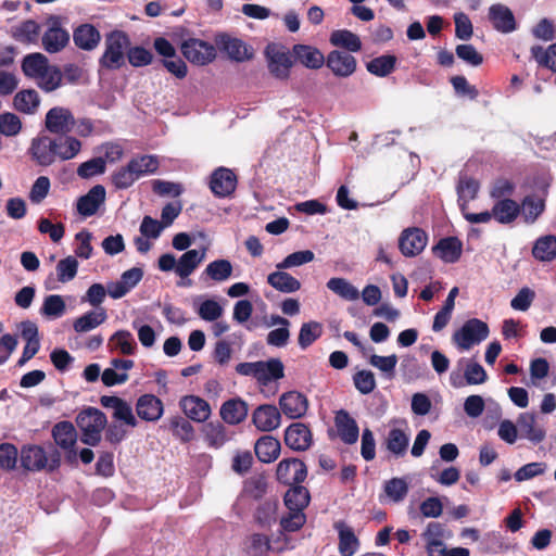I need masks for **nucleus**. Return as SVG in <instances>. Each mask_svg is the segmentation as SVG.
<instances>
[{"mask_svg": "<svg viewBox=\"0 0 556 556\" xmlns=\"http://www.w3.org/2000/svg\"><path fill=\"white\" fill-rule=\"evenodd\" d=\"M80 150V140L73 136L51 137L39 134L31 139L26 153L37 166L49 167L56 161L74 159Z\"/></svg>", "mask_w": 556, "mask_h": 556, "instance_id": "1", "label": "nucleus"}, {"mask_svg": "<svg viewBox=\"0 0 556 556\" xmlns=\"http://www.w3.org/2000/svg\"><path fill=\"white\" fill-rule=\"evenodd\" d=\"M20 462L26 471L53 472L61 466V453L51 443L48 448L39 444H24L20 450Z\"/></svg>", "mask_w": 556, "mask_h": 556, "instance_id": "2", "label": "nucleus"}, {"mask_svg": "<svg viewBox=\"0 0 556 556\" xmlns=\"http://www.w3.org/2000/svg\"><path fill=\"white\" fill-rule=\"evenodd\" d=\"M76 424L81 432L80 441L86 445L97 446L101 442L108 419L100 409L87 407L77 415Z\"/></svg>", "mask_w": 556, "mask_h": 556, "instance_id": "3", "label": "nucleus"}, {"mask_svg": "<svg viewBox=\"0 0 556 556\" xmlns=\"http://www.w3.org/2000/svg\"><path fill=\"white\" fill-rule=\"evenodd\" d=\"M130 46L129 36L123 30H113L105 37V50L99 59V65L109 71H116L125 65V50Z\"/></svg>", "mask_w": 556, "mask_h": 556, "instance_id": "4", "label": "nucleus"}, {"mask_svg": "<svg viewBox=\"0 0 556 556\" xmlns=\"http://www.w3.org/2000/svg\"><path fill=\"white\" fill-rule=\"evenodd\" d=\"M267 68L273 77L278 80H287L293 66L292 54L279 43L270 42L265 47Z\"/></svg>", "mask_w": 556, "mask_h": 556, "instance_id": "5", "label": "nucleus"}, {"mask_svg": "<svg viewBox=\"0 0 556 556\" xmlns=\"http://www.w3.org/2000/svg\"><path fill=\"white\" fill-rule=\"evenodd\" d=\"M490 329L486 323L478 318L468 319L452 337L458 349L466 351L489 337Z\"/></svg>", "mask_w": 556, "mask_h": 556, "instance_id": "6", "label": "nucleus"}, {"mask_svg": "<svg viewBox=\"0 0 556 556\" xmlns=\"http://www.w3.org/2000/svg\"><path fill=\"white\" fill-rule=\"evenodd\" d=\"M215 45L219 51L226 53L227 58L237 63H243L254 58L255 52L252 46L240 38L232 37L227 33L216 35Z\"/></svg>", "mask_w": 556, "mask_h": 556, "instance_id": "7", "label": "nucleus"}, {"mask_svg": "<svg viewBox=\"0 0 556 556\" xmlns=\"http://www.w3.org/2000/svg\"><path fill=\"white\" fill-rule=\"evenodd\" d=\"M539 194L526 195L520 204V214L527 224H533L545 211V201L548 194L549 182L545 178L535 181Z\"/></svg>", "mask_w": 556, "mask_h": 556, "instance_id": "8", "label": "nucleus"}, {"mask_svg": "<svg viewBox=\"0 0 556 556\" xmlns=\"http://www.w3.org/2000/svg\"><path fill=\"white\" fill-rule=\"evenodd\" d=\"M47 25L41 37L42 47L48 53H58L70 43V33L62 27V17L59 15H50Z\"/></svg>", "mask_w": 556, "mask_h": 556, "instance_id": "9", "label": "nucleus"}, {"mask_svg": "<svg viewBox=\"0 0 556 556\" xmlns=\"http://www.w3.org/2000/svg\"><path fill=\"white\" fill-rule=\"evenodd\" d=\"M182 55L192 64L206 65L216 58L214 45L198 38H188L180 46Z\"/></svg>", "mask_w": 556, "mask_h": 556, "instance_id": "10", "label": "nucleus"}, {"mask_svg": "<svg viewBox=\"0 0 556 556\" xmlns=\"http://www.w3.org/2000/svg\"><path fill=\"white\" fill-rule=\"evenodd\" d=\"M76 119L72 111L64 106L51 108L45 117V128L56 137H65L74 129Z\"/></svg>", "mask_w": 556, "mask_h": 556, "instance_id": "11", "label": "nucleus"}, {"mask_svg": "<svg viewBox=\"0 0 556 556\" xmlns=\"http://www.w3.org/2000/svg\"><path fill=\"white\" fill-rule=\"evenodd\" d=\"M276 477L285 485L299 484L306 479L307 468L299 458H283L277 465Z\"/></svg>", "mask_w": 556, "mask_h": 556, "instance_id": "12", "label": "nucleus"}, {"mask_svg": "<svg viewBox=\"0 0 556 556\" xmlns=\"http://www.w3.org/2000/svg\"><path fill=\"white\" fill-rule=\"evenodd\" d=\"M427 242L428 235L425 230L418 227H410L401 232L399 249L404 256L414 257L425 250Z\"/></svg>", "mask_w": 556, "mask_h": 556, "instance_id": "13", "label": "nucleus"}, {"mask_svg": "<svg viewBox=\"0 0 556 556\" xmlns=\"http://www.w3.org/2000/svg\"><path fill=\"white\" fill-rule=\"evenodd\" d=\"M237 176L227 167L216 168L210 178V189L217 198H227L231 195L237 188Z\"/></svg>", "mask_w": 556, "mask_h": 556, "instance_id": "14", "label": "nucleus"}, {"mask_svg": "<svg viewBox=\"0 0 556 556\" xmlns=\"http://www.w3.org/2000/svg\"><path fill=\"white\" fill-rule=\"evenodd\" d=\"M178 405L185 416L194 422L206 421L212 413L208 402L198 395H184Z\"/></svg>", "mask_w": 556, "mask_h": 556, "instance_id": "15", "label": "nucleus"}, {"mask_svg": "<svg viewBox=\"0 0 556 556\" xmlns=\"http://www.w3.org/2000/svg\"><path fill=\"white\" fill-rule=\"evenodd\" d=\"M285 444L296 452L308 450L313 443L312 431L303 422H293L285 430Z\"/></svg>", "mask_w": 556, "mask_h": 556, "instance_id": "16", "label": "nucleus"}, {"mask_svg": "<svg viewBox=\"0 0 556 556\" xmlns=\"http://www.w3.org/2000/svg\"><path fill=\"white\" fill-rule=\"evenodd\" d=\"M327 67L337 77H349L356 71V59L346 52L333 50L325 58Z\"/></svg>", "mask_w": 556, "mask_h": 556, "instance_id": "17", "label": "nucleus"}, {"mask_svg": "<svg viewBox=\"0 0 556 556\" xmlns=\"http://www.w3.org/2000/svg\"><path fill=\"white\" fill-rule=\"evenodd\" d=\"M252 422L258 430L269 432L280 426L281 414L275 405L263 404L254 409Z\"/></svg>", "mask_w": 556, "mask_h": 556, "instance_id": "18", "label": "nucleus"}, {"mask_svg": "<svg viewBox=\"0 0 556 556\" xmlns=\"http://www.w3.org/2000/svg\"><path fill=\"white\" fill-rule=\"evenodd\" d=\"M281 412L289 418L296 419L303 417L308 409L307 397L298 391L283 393L279 399Z\"/></svg>", "mask_w": 556, "mask_h": 556, "instance_id": "19", "label": "nucleus"}, {"mask_svg": "<svg viewBox=\"0 0 556 556\" xmlns=\"http://www.w3.org/2000/svg\"><path fill=\"white\" fill-rule=\"evenodd\" d=\"M136 413L144 421H157L163 413V402L154 394H143L138 397L136 403Z\"/></svg>", "mask_w": 556, "mask_h": 556, "instance_id": "20", "label": "nucleus"}, {"mask_svg": "<svg viewBox=\"0 0 556 556\" xmlns=\"http://www.w3.org/2000/svg\"><path fill=\"white\" fill-rule=\"evenodd\" d=\"M334 426L342 442L345 444H354L357 442L359 428L348 410L340 409L336 413Z\"/></svg>", "mask_w": 556, "mask_h": 556, "instance_id": "21", "label": "nucleus"}, {"mask_svg": "<svg viewBox=\"0 0 556 556\" xmlns=\"http://www.w3.org/2000/svg\"><path fill=\"white\" fill-rule=\"evenodd\" d=\"M489 20L493 27L503 34L511 33L516 29V20L511 10L501 3L493 4L489 9Z\"/></svg>", "mask_w": 556, "mask_h": 556, "instance_id": "22", "label": "nucleus"}, {"mask_svg": "<svg viewBox=\"0 0 556 556\" xmlns=\"http://www.w3.org/2000/svg\"><path fill=\"white\" fill-rule=\"evenodd\" d=\"M292 56L303 66L311 70H318L325 64L323 52L309 45L296 43L292 47Z\"/></svg>", "mask_w": 556, "mask_h": 556, "instance_id": "23", "label": "nucleus"}, {"mask_svg": "<svg viewBox=\"0 0 556 556\" xmlns=\"http://www.w3.org/2000/svg\"><path fill=\"white\" fill-rule=\"evenodd\" d=\"M105 201V188L102 185L93 186L77 201V212L83 216H92Z\"/></svg>", "mask_w": 556, "mask_h": 556, "instance_id": "24", "label": "nucleus"}, {"mask_svg": "<svg viewBox=\"0 0 556 556\" xmlns=\"http://www.w3.org/2000/svg\"><path fill=\"white\" fill-rule=\"evenodd\" d=\"M432 253L444 263H456L463 253V242L457 237H445L432 247Z\"/></svg>", "mask_w": 556, "mask_h": 556, "instance_id": "25", "label": "nucleus"}, {"mask_svg": "<svg viewBox=\"0 0 556 556\" xmlns=\"http://www.w3.org/2000/svg\"><path fill=\"white\" fill-rule=\"evenodd\" d=\"M101 40V34L96 26L84 23L77 26L73 31V41L75 46L85 51H91L98 47Z\"/></svg>", "mask_w": 556, "mask_h": 556, "instance_id": "26", "label": "nucleus"}, {"mask_svg": "<svg viewBox=\"0 0 556 556\" xmlns=\"http://www.w3.org/2000/svg\"><path fill=\"white\" fill-rule=\"evenodd\" d=\"M248 404L240 397L230 399L220 406L219 415L224 422L235 426L241 424L248 416Z\"/></svg>", "mask_w": 556, "mask_h": 556, "instance_id": "27", "label": "nucleus"}, {"mask_svg": "<svg viewBox=\"0 0 556 556\" xmlns=\"http://www.w3.org/2000/svg\"><path fill=\"white\" fill-rule=\"evenodd\" d=\"M517 426L522 438L533 444L541 443L545 437V430L536 425V417L533 413H521L517 419Z\"/></svg>", "mask_w": 556, "mask_h": 556, "instance_id": "28", "label": "nucleus"}, {"mask_svg": "<svg viewBox=\"0 0 556 556\" xmlns=\"http://www.w3.org/2000/svg\"><path fill=\"white\" fill-rule=\"evenodd\" d=\"M202 432L204 442L212 448H220L231 440L233 434L220 421L206 422Z\"/></svg>", "mask_w": 556, "mask_h": 556, "instance_id": "29", "label": "nucleus"}, {"mask_svg": "<svg viewBox=\"0 0 556 556\" xmlns=\"http://www.w3.org/2000/svg\"><path fill=\"white\" fill-rule=\"evenodd\" d=\"M333 528L338 531L339 552L342 556H353L359 548L361 542L354 530L344 521H337Z\"/></svg>", "mask_w": 556, "mask_h": 556, "instance_id": "30", "label": "nucleus"}, {"mask_svg": "<svg viewBox=\"0 0 556 556\" xmlns=\"http://www.w3.org/2000/svg\"><path fill=\"white\" fill-rule=\"evenodd\" d=\"M281 451L280 441L273 435H262L254 445V452L260 462L269 464L275 462Z\"/></svg>", "mask_w": 556, "mask_h": 556, "instance_id": "31", "label": "nucleus"}, {"mask_svg": "<svg viewBox=\"0 0 556 556\" xmlns=\"http://www.w3.org/2000/svg\"><path fill=\"white\" fill-rule=\"evenodd\" d=\"M52 438L56 445L75 454L73 450L77 441V431L71 421H60L52 428Z\"/></svg>", "mask_w": 556, "mask_h": 556, "instance_id": "32", "label": "nucleus"}, {"mask_svg": "<svg viewBox=\"0 0 556 556\" xmlns=\"http://www.w3.org/2000/svg\"><path fill=\"white\" fill-rule=\"evenodd\" d=\"M492 214L497 223L511 224L520 215V204L513 199L498 200L492 207Z\"/></svg>", "mask_w": 556, "mask_h": 556, "instance_id": "33", "label": "nucleus"}, {"mask_svg": "<svg viewBox=\"0 0 556 556\" xmlns=\"http://www.w3.org/2000/svg\"><path fill=\"white\" fill-rule=\"evenodd\" d=\"M409 443V437L405 430L401 428H392L389 430L384 445L387 450L396 458L405 456Z\"/></svg>", "mask_w": 556, "mask_h": 556, "instance_id": "34", "label": "nucleus"}, {"mask_svg": "<svg viewBox=\"0 0 556 556\" xmlns=\"http://www.w3.org/2000/svg\"><path fill=\"white\" fill-rule=\"evenodd\" d=\"M205 257V249L201 252L198 250H187L177 261L176 274L180 278L190 276Z\"/></svg>", "mask_w": 556, "mask_h": 556, "instance_id": "35", "label": "nucleus"}, {"mask_svg": "<svg viewBox=\"0 0 556 556\" xmlns=\"http://www.w3.org/2000/svg\"><path fill=\"white\" fill-rule=\"evenodd\" d=\"M267 283L283 293H292L301 289V282L283 269L270 273L267 276Z\"/></svg>", "mask_w": 556, "mask_h": 556, "instance_id": "36", "label": "nucleus"}, {"mask_svg": "<svg viewBox=\"0 0 556 556\" xmlns=\"http://www.w3.org/2000/svg\"><path fill=\"white\" fill-rule=\"evenodd\" d=\"M290 489L286 492L283 501L289 510H304L309 504L308 490L299 484L289 485Z\"/></svg>", "mask_w": 556, "mask_h": 556, "instance_id": "37", "label": "nucleus"}, {"mask_svg": "<svg viewBox=\"0 0 556 556\" xmlns=\"http://www.w3.org/2000/svg\"><path fill=\"white\" fill-rule=\"evenodd\" d=\"M532 256L540 262L556 260V236L546 235L538 238L532 248Z\"/></svg>", "mask_w": 556, "mask_h": 556, "instance_id": "38", "label": "nucleus"}, {"mask_svg": "<svg viewBox=\"0 0 556 556\" xmlns=\"http://www.w3.org/2000/svg\"><path fill=\"white\" fill-rule=\"evenodd\" d=\"M106 318V312L102 307L99 311H89L75 319L73 328L79 333L87 332L102 325Z\"/></svg>", "mask_w": 556, "mask_h": 556, "instance_id": "39", "label": "nucleus"}, {"mask_svg": "<svg viewBox=\"0 0 556 556\" xmlns=\"http://www.w3.org/2000/svg\"><path fill=\"white\" fill-rule=\"evenodd\" d=\"M40 35V25L34 20H26L13 27V38L22 43H36Z\"/></svg>", "mask_w": 556, "mask_h": 556, "instance_id": "40", "label": "nucleus"}, {"mask_svg": "<svg viewBox=\"0 0 556 556\" xmlns=\"http://www.w3.org/2000/svg\"><path fill=\"white\" fill-rule=\"evenodd\" d=\"M48 66V58L41 53H30L26 55L22 62V71L25 76L35 79H37L39 75H43Z\"/></svg>", "mask_w": 556, "mask_h": 556, "instance_id": "41", "label": "nucleus"}, {"mask_svg": "<svg viewBox=\"0 0 556 556\" xmlns=\"http://www.w3.org/2000/svg\"><path fill=\"white\" fill-rule=\"evenodd\" d=\"M40 104V98L36 90L27 89L18 91L13 99L14 108L25 114H34Z\"/></svg>", "mask_w": 556, "mask_h": 556, "instance_id": "42", "label": "nucleus"}, {"mask_svg": "<svg viewBox=\"0 0 556 556\" xmlns=\"http://www.w3.org/2000/svg\"><path fill=\"white\" fill-rule=\"evenodd\" d=\"M329 40L332 46L344 48L350 52H358L362 49L359 37L348 29L333 30Z\"/></svg>", "mask_w": 556, "mask_h": 556, "instance_id": "43", "label": "nucleus"}, {"mask_svg": "<svg viewBox=\"0 0 556 556\" xmlns=\"http://www.w3.org/2000/svg\"><path fill=\"white\" fill-rule=\"evenodd\" d=\"M232 264L225 258L215 260L207 264L202 273V278L207 277L216 282L229 279L232 275Z\"/></svg>", "mask_w": 556, "mask_h": 556, "instance_id": "44", "label": "nucleus"}, {"mask_svg": "<svg viewBox=\"0 0 556 556\" xmlns=\"http://www.w3.org/2000/svg\"><path fill=\"white\" fill-rule=\"evenodd\" d=\"M396 61L395 55L383 54L369 61L366 64V68L370 74L377 77H386L395 70Z\"/></svg>", "mask_w": 556, "mask_h": 556, "instance_id": "45", "label": "nucleus"}, {"mask_svg": "<svg viewBox=\"0 0 556 556\" xmlns=\"http://www.w3.org/2000/svg\"><path fill=\"white\" fill-rule=\"evenodd\" d=\"M127 164L134 167L131 170L137 179L156 173L160 166L157 156L148 154L132 157Z\"/></svg>", "mask_w": 556, "mask_h": 556, "instance_id": "46", "label": "nucleus"}, {"mask_svg": "<svg viewBox=\"0 0 556 556\" xmlns=\"http://www.w3.org/2000/svg\"><path fill=\"white\" fill-rule=\"evenodd\" d=\"M260 368L258 382L267 386L273 380H279L285 376V367L279 358H270L266 362L262 361Z\"/></svg>", "mask_w": 556, "mask_h": 556, "instance_id": "47", "label": "nucleus"}, {"mask_svg": "<svg viewBox=\"0 0 556 556\" xmlns=\"http://www.w3.org/2000/svg\"><path fill=\"white\" fill-rule=\"evenodd\" d=\"M327 288L334 294L346 301H355L359 298L358 290L345 278H330L327 281Z\"/></svg>", "mask_w": 556, "mask_h": 556, "instance_id": "48", "label": "nucleus"}, {"mask_svg": "<svg viewBox=\"0 0 556 556\" xmlns=\"http://www.w3.org/2000/svg\"><path fill=\"white\" fill-rule=\"evenodd\" d=\"M324 328L318 321L312 320L302 324L298 337V343L302 350L309 348L317 339L323 336Z\"/></svg>", "mask_w": 556, "mask_h": 556, "instance_id": "49", "label": "nucleus"}, {"mask_svg": "<svg viewBox=\"0 0 556 556\" xmlns=\"http://www.w3.org/2000/svg\"><path fill=\"white\" fill-rule=\"evenodd\" d=\"M169 429L173 435L184 443H188L194 438L193 426L181 416H174L169 419Z\"/></svg>", "mask_w": 556, "mask_h": 556, "instance_id": "50", "label": "nucleus"}, {"mask_svg": "<svg viewBox=\"0 0 556 556\" xmlns=\"http://www.w3.org/2000/svg\"><path fill=\"white\" fill-rule=\"evenodd\" d=\"M270 548L269 536L262 533L251 534L245 544V552L249 556H268Z\"/></svg>", "mask_w": 556, "mask_h": 556, "instance_id": "51", "label": "nucleus"}, {"mask_svg": "<svg viewBox=\"0 0 556 556\" xmlns=\"http://www.w3.org/2000/svg\"><path fill=\"white\" fill-rule=\"evenodd\" d=\"M62 83V72L61 70L55 65L48 66V70L45 72L43 75H39L37 77V85L38 87L46 91L51 92L56 90Z\"/></svg>", "mask_w": 556, "mask_h": 556, "instance_id": "52", "label": "nucleus"}, {"mask_svg": "<svg viewBox=\"0 0 556 556\" xmlns=\"http://www.w3.org/2000/svg\"><path fill=\"white\" fill-rule=\"evenodd\" d=\"M531 54L540 66L546 67L556 73V42L551 45L547 49L541 46H533Z\"/></svg>", "mask_w": 556, "mask_h": 556, "instance_id": "53", "label": "nucleus"}, {"mask_svg": "<svg viewBox=\"0 0 556 556\" xmlns=\"http://www.w3.org/2000/svg\"><path fill=\"white\" fill-rule=\"evenodd\" d=\"M409 485L405 478H392L384 483L387 496L394 503L402 502L408 493Z\"/></svg>", "mask_w": 556, "mask_h": 556, "instance_id": "54", "label": "nucleus"}, {"mask_svg": "<svg viewBox=\"0 0 556 556\" xmlns=\"http://www.w3.org/2000/svg\"><path fill=\"white\" fill-rule=\"evenodd\" d=\"M421 536L426 541L428 553L431 554L433 547H439L443 544L444 525L437 521L429 522Z\"/></svg>", "mask_w": 556, "mask_h": 556, "instance_id": "55", "label": "nucleus"}, {"mask_svg": "<svg viewBox=\"0 0 556 556\" xmlns=\"http://www.w3.org/2000/svg\"><path fill=\"white\" fill-rule=\"evenodd\" d=\"M66 309L63 298L59 294H51L45 298L40 313L48 317H61Z\"/></svg>", "mask_w": 556, "mask_h": 556, "instance_id": "56", "label": "nucleus"}, {"mask_svg": "<svg viewBox=\"0 0 556 556\" xmlns=\"http://www.w3.org/2000/svg\"><path fill=\"white\" fill-rule=\"evenodd\" d=\"M106 163L105 160L101 156L93 157L91 160H88L84 163H81L77 167V175L80 178L88 179L96 175H101L105 172Z\"/></svg>", "mask_w": 556, "mask_h": 556, "instance_id": "57", "label": "nucleus"}, {"mask_svg": "<svg viewBox=\"0 0 556 556\" xmlns=\"http://www.w3.org/2000/svg\"><path fill=\"white\" fill-rule=\"evenodd\" d=\"M56 276L60 282H68L73 280L77 274L78 262L74 256L62 258L56 264Z\"/></svg>", "mask_w": 556, "mask_h": 556, "instance_id": "58", "label": "nucleus"}, {"mask_svg": "<svg viewBox=\"0 0 556 556\" xmlns=\"http://www.w3.org/2000/svg\"><path fill=\"white\" fill-rule=\"evenodd\" d=\"M125 355H132L136 352L137 343L128 330H118L110 339Z\"/></svg>", "mask_w": 556, "mask_h": 556, "instance_id": "59", "label": "nucleus"}, {"mask_svg": "<svg viewBox=\"0 0 556 556\" xmlns=\"http://www.w3.org/2000/svg\"><path fill=\"white\" fill-rule=\"evenodd\" d=\"M22 130L21 118L10 112L0 114V134L5 137H14Z\"/></svg>", "mask_w": 556, "mask_h": 556, "instance_id": "60", "label": "nucleus"}, {"mask_svg": "<svg viewBox=\"0 0 556 556\" xmlns=\"http://www.w3.org/2000/svg\"><path fill=\"white\" fill-rule=\"evenodd\" d=\"M315 254L311 250L296 251L289 254L276 265L278 269H287L304 265L314 260Z\"/></svg>", "mask_w": 556, "mask_h": 556, "instance_id": "61", "label": "nucleus"}, {"mask_svg": "<svg viewBox=\"0 0 556 556\" xmlns=\"http://www.w3.org/2000/svg\"><path fill=\"white\" fill-rule=\"evenodd\" d=\"M20 456V451L12 443L0 444V468L3 470H13Z\"/></svg>", "mask_w": 556, "mask_h": 556, "instance_id": "62", "label": "nucleus"}, {"mask_svg": "<svg viewBox=\"0 0 556 556\" xmlns=\"http://www.w3.org/2000/svg\"><path fill=\"white\" fill-rule=\"evenodd\" d=\"M369 364L379 370H381L388 378H393L395 375V367L397 364V356L395 354H391L388 356H380L372 354L369 357Z\"/></svg>", "mask_w": 556, "mask_h": 556, "instance_id": "63", "label": "nucleus"}, {"mask_svg": "<svg viewBox=\"0 0 556 556\" xmlns=\"http://www.w3.org/2000/svg\"><path fill=\"white\" fill-rule=\"evenodd\" d=\"M353 382L356 390L362 394H369L376 389L375 375L370 370H359L354 374Z\"/></svg>", "mask_w": 556, "mask_h": 556, "instance_id": "64", "label": "nucleus"}]
</instances>
